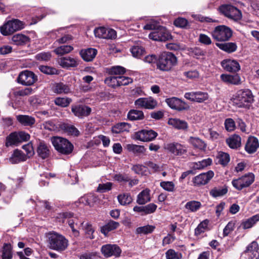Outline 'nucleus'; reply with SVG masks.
I'll return each mask as SVG.
<instances>
[{"label":"nucleus","instance_id":"nucleus-1","mask_svg":"<svg viewBox=\"0 0 259 259\" xmlns=\"http://www.w3.org/2000/svg\"><path fill=\"white\" fill-rule=\"evenodd\" d=\"M231 100L233 105L237 107L249 108L254 101V96L250 90L243 89L237 91Z\"/></svg>","mask_w":259,"mask_h":259},{"label":"nucleus","instance_id":"nucleus-2","mask_svg":"<svg viewBox=\"0 0 259 259\" xmlns=\"http://www.w3.org/2000/svg\"><path fill=\"white\" fill-rule=\"evenodd\" d=\"M48 246L53 250L58 251L65 250L68 245V240L64 236L55 232H50L47 235Z\"/></svg>","mask_w":259,"mask_h":259},{"label":"nucleus","instance_id":"nucleus-3","mask_svg":"<svg viewBox=\"0 0 259 259\" xmlns=\"http://www.w3.org/2000/svg\"><path fill=\"white\" fill-rule=\"evenodd\" d=\"M177 58L174 54L164 52L158 58L157 68L161 71H168L177 65Z\"/></svg>","mask_w":259,"mask_h":259},{"label":"nucleus","instance_id":"nucleus-4","mask_svg":"<svg viewBox=\"0 0 259 259\" xmlns=\"http://www.w3.org/2000/svg\"><path fill=\"white\" fill-rule=\"evenodd\" d=\"M51 142L55 149L60 153L63 155L71 154L74 146L67 139L60 137H53Z\"/></svg>","mask_w":259,"mask_h":259},{"label":"nucleus","instance_id":"nucleus-5","mask_svg":"<svg viewBox=\"0 0 259 259\" xmlns=\"http://www.w3.org/2000/svg\"><path fill=\"white\" fill-rule=\"evenodd\" d=\"M233 31L229 27L222 25L215 27L211 32L213 38L218 41H226L232 36Z\"/></svg>","mask_w":259,"mask_h":259},{"label":"nucleus","instance_id":"nucleus-6","mask_svg":"<svg viewBox=\"0 0 259 259\" xmlns=\"http://www.w3.org/2000/svg\"><path fill=\"white\" fill-rule=\"evenodd\" d=\"M24 28L23 23L18 20L14 19L8 21L0 27L1 33L4 35H9L14 32Z\"/></svg>","mask_w":259,"mask_h":259},{"label":"nucleus","instance_id":"nucleus-7","mask_svg":"<svg viewBox=\"0 0 259 259\" xmlns=\"http://www.w3.org/2000/svg\"><path fill=\"white\" fill-rule=\"evenodd\" d=\"M30 139V135L23 131L13 132L6 138V146L9 147L13 145H17L19 144L27 141Z\"/></svg>","mask_w":259,"mask_h":259},{"label":"nucleus","instance_id":"nucleus-8","mask_svg":"<svg viewBox=\"0 0 259 259\" xmlns=\"http://www.w3.org/2000/svg\"><path fill=\"white\" fill-rule=\"evenodd\" d=\"M104 82L109 87L115 88L121 85H127L133 82V79L124 76L110 75L105 79Z\"/></svg>","mask_w":259,"mask_h":259},{"label":"nucleus","instance_id":"nucleus-9","mask_svg":"<svg viewBox=\"0 0 259 259\" xmlns=\"http://www.w3.org/2000/svg\"><path fill=\"white\" fill-rule=\"evenodd\" d=\"M220 10L225 16L235 21L240 20L242 17L241 11L231 5L222 6Z\"/></svg>","mask_w":259,"mask_h":259},{"label":"nucleus","instance_id":"nucleus-10","mask_svg":"<svg viewBox=\"0 0 259 259\" xmlns=\"http://www.w3.org/2000/svg\"><path fill=\"white\" fill-rule=\"evenodd\" d=\"M254 181L252 173H248L232 181V185L238 190L249 187Z\"/></svg>","mask_w":259,"mask_h":259},{"label":"nucleus","instance_id":"nucleus-11","mask_svg":"<svg viewBox=\"0 0 259 259\" xmlns=\"http://www.w3.org/2000/svg\"><path fill=\"white\" fill-rule=\"evenodd\" d=\"M149 37L153 40L165 41L170 37V35L164 27L160 26L149 34Z\"/></svg>","mask_w":259,"mask_h":259},{"label":"nucleus","instance_id":"nucleus-12","mask_svg":"<svg viewBox=\"0 0 259 259\" xmlns=\"http://www.w3.org/2000/svg\"><path fill=\"white\" fill-rule=\"evenodd\" d=\"M37 80V76L33 72L28 70L21 72L17 78L19 83L27 86L32 85Z\"/></svg>","mask_w":259,"mask_h":259},{"label":"nucleus","instance_id":"nucleus-13","mask_svg":"<svg viewBox=\"0 0 259 259\" xmlns=\"http://www.w3.org/2000/svg\"><path fill=\"white\" fill-rule=\"evenodd\" d=\"M158 134L152 130H142L135 134V138L142 142H150L154 140Z\"/></svg>","mask_w":259,"mask_h":259},{"label":"nucleus","instance_id":"nucleus-14","mask_svg":"<svg viewBox=\"0 0 259 259\" xmlns=\"http://www.w3.org/2000/svg\"><path fill=\"white\" fill-rule=\"evenodd\" d=\"M101 251L102 253L106 257L111 256L118 257L120 256L121 250L116 244H107L102 246Z\"/></svg>","mask_w":259,"mask_h":259},{"label":"nucleus","instance_id":"nucleus-15","mask_svg":"<svg viewBox=\"0 0 259 259\" xmlns=\"http://www.w3.org/2000/svg\"><path fill=\"white\" fill-rule=\"evenodd\" d=\"M165 102L170 108L178 111L186 110L189 108L187 103L177 97L166 99Z\"/></svg>","mask_w":259,"mask_h":259},{"label":"nucleus","instance_id":"nucleus-16","mask_svg":"<svg viewBox=\"0 0 259 259\" xmlns=\"http://www.w3.org/2000/svg\"><path fill=\"white\" fill-rule=\"evenodd\" d=\"M94 34L96 37L103 39H113L116 36V32L113 29L100 27L94 30Z\"/></svg>","mask_w":259,"mask_h":259},{"label":"nucleus","instance_id":"nucleus-17","mask_svg":"<svg viewBox=\"0 0 259 259\" xmlns=\"http://www.w3.org/2000/svg\"><path fill=\"white\" fill-rule=\"evenodd\" d=\"M164 149L175 155H182L187 152L186 146L177 142L166 144Z\"/></svg>","mask_w":259,"mask_h":259},{"label":"nucleus","instance_id":"nucleus-18","mask_svg":"<svg viewBox=\"0 0 259 259\" xmlns=\"http://www.w3.org/2000/svg\"><path fill=\"white\" fill-rule=\"evenodd\" d=\"M157 104V101L152 97L140 98L135 101L136 106L148 109H154Z\"/></svg>","mask_w":259,"mask_h":259},{"label":"nucleus","instance_id":"nucleus-19","mask_svg":"<svg viewBox=\"0 0 259 259\" xmlns=\"http://www.w3.org/2000/svg\"><path fill=\"white\" fill-rule=\"evenodd\" d=\"M220 78L223 82L227 84L238 85L242 83L241 77L238 74H222L220 76Z\"/></svg>","mask_w":259,"mask_h":259},{"label":"nucleus","instance_id":"nucleus-20","mask_svg":"<svg viewBox=\"0 0 259 259\" xmlns=\"http://www.w3.org/2000/svg\"><path fill=\"white\" fill-rule=\"evenodd\" d=\"M71 111L76 116L82 118L83 117L88 116L90 114L91 109L87 106L82 105H72Z\"/></svg>","mask_w":259,"mask_h":259},{"label":"nucleus","instance_id":"nucleus-21","mask_svg":"<svg viewBox=\"0 0 259 259\" xmlns=\"http://www.w3.org/2000/svg\"><path fill=\"white\" fill-rule=\"evenodd\" d=\"M222 67L227 71L236 72L240 70L239 63L234 60H224L221 62Z\"/></svg>","mask_w":259,"mask_h":259},{"label":"nucleus","instance_id":"nucleus-22","mask_svg":"<svg viewBox=\"0 0 259 259\" xmlns=\"http://www.w3.org/2000/svg\"><path fill=\"white\" fill-rule=\"evenodd\" d=\"M213 172L209 170L206 173H202L193 179V183L195 185H203L207 184L213 177Z\"/></svg>","mask_w":259,"mask_h":259},{"label":"nucleus","instance_id":"nucleus-23","mask_svg":"<svg viewBox=\"0 0 259 259\" xmlns=\"http://www.w3.org/2000/svg\"><path fill=\"white\" fill-rule=\"evenodd\" d=\"M258 147L259 142L258 139L255 137H249L245 144V151L249 154H252L257 151Z\"/></svg>","mask_w":259,"mask_h":259},{"label":"nucleus","instance_id":"nucleus-24","mask_svg":"<svg viewBox=\"0 0 259 259\" xmlns=\"http://www.w3.org/2000/svg\"><path fill=\"white\" fill-rule=\"evenodd\" d=\"M79 64L77 58L71 57H63L60 59V65L63 68L75 67Z\"/></svg>","mask_w":259,"mask_h":259},{"label":"nucleus","instance_id":"nucleus-25","mask_svg":"<svg viewBox=\"0 0 259 259\" xmlns=\"http://www.w3.org/2000/svg\"><path fill=\"white\" fill-rule=\"evenodd\" d=\"M97 54V50L94 48H88L82 50L80 51L79 54L82 59L87 62L92 61Z\"/></svg>","mask_w":259,"mask_h":259},{"label":"nucleus","instance_id":"nucleus-26","mask_svg":"<svg viewBox=\"0 0 259 259\" xmlns=\"http://www.w3.org/2000/svg\"><path fill=\"white\" fill-rule=\"evenodd\" d=\"M37 155L41 158L45 159L50 154L49 146L44 142H40L36 150Z\"/></svg>","mask_w":259,"mask_h":259},{"label":"nucleus","instance_id":"nucleus-27","mask_svg":"<svg viewBox=\"0 0 259 259\" xmlns=\"http://www.w3.org/2000/svg\"><path fill=\"white\" fill-rule=\"evenodd\" d=\"M125 69L120 66H114L105 68V73L111 76H122L125 72Z\"/></svg>","mask_w":259,"mask_h":259},{"label":"nucleus","instance_id":"nucleus-28","mask_svg":"<svg viewBox=\"0 0 259 259\" xmlns=\"http://www.w3.org/2000/svg\"><path fill=\"white\" fill-rule=\"evenodd\" d=\"M17 120L24 126H32L35 122L34 117L27 115H18L16 117Z\"/></svg>","mask_w":259,"mask_h":259},{"label":"nucleus","instance_id":"nucleus-29","mask_svg":"<svg viewBox=\"0 0 259 259\" xmlns=\"http://www.w3.org/2000/svg\"><path fill=\"white\" fill-rule=\"evenodd\" d=\"M168 123L178 130H186L188 127L186 121L178 118H170L168 121Z\"/></svg>","mask_w":259,"mask_h":259},{"label":"nucleus","instance_id":"nucleus-30","mask_svg":"<svg viewBox=\"0 0 259 259\" xmlns=\"http://www.w3.org/2000/svg\"><path fill=\"white\" fill-rule=\"evenodd\" d=\"M216 46L221 50L228 53H231L236 51L237 46L235 42L216 43Z\"/></svg>","mask_w":259,"mask_h":259},{"label":"nucleus","instance_id":"nucleus-31","mask_svg":"<svg viewBox=\"0 0 259 259\" xmlns=\"http://www.w3.org/2000/svg\"><path fill=\"white\" fill-rule=\"evenodd\" d=\"M26 160V155L19 150H15L9 159L10 161L13 164L18 163Z\"/></svg>","mask_w":259,"mask_h":259},{"label":"nucleus","instance_id":"nucleus-32","mask_svg":"<svg viewBox=\"0 0 259 259\" xmlns=\"http://www.w3.org/2000/svg\"><path fill=\"white\" fill-rule=\"evenodd\" d=\"M150 201V190L146 189L137 196V202L140 205H144Z\"/></svg>","mask_w":259,"mask_h":259},{"label":"nucleus","instance_id":"nucleus-33","mask_svg":"<svg viewBox=\"0 0 259 259\" xmlns=\"http://www.w3.org/2000/svg\"><path fill=\"white\" fill-rule=\"evenodd\" d=\"M61 217L64 219H69V220L68 221V224L70 227L71 228L72 231L74 232L78 233V231L74 228V224H76V218H73V214L70 212H64L60 214Z\"/></svg>","mask_w":259,"mask_h":259},{"label":"nucleus","instance_id":"nucleus-34","mask_svg":"<svg viewBox=\"0 0 259 259\" xmlns=\"http://www.w3.org/2000/svg\"><path fill=\"white\" fill-rule=\"evenodd\" d=\"M246 252L248 255L253 258L257 259L259 257L258 244L256 242L253 241L247 247Z\"/></svg>","mask_w":259,"mask_h":259},{"label":"nucleus","instance_id":"nucleus-35","mask_svg":"<svg viewBox=\"0 0 259 259\" xmlns=\"http://www.w3.org/2000/svg\"><path fill=\"white\" fill-rule=\"evenodd\" d=\"M119 226V223L113 221H110L108 223L101 227V232L105 236H107L110 231L116 229Z\"/></svg>","mask_w":259,"mask_h":259},{"label":"nucleus","instance_id":"nucleus-36","mask_svg":"<svg viewBox=\"0 0 259 259\" xmlns=\"http://www.w3.org/2000/svg\"><path fill=\"white\" fill-rule=\"evenodd\" d=\"M228 145L232 149H237L241 145V138L236 135H234L226 140Z\"/></svg>","mask_w":259,"mask_h":259},{"label":"nucleus","instance_id":"nucleus-37","mask_svg":"<svg viewBox=\"0 0 259 259\" xmlns=\"http://www.w3.org/2000/svg\"><path fill=\"white\" fill-rule=\"evenodd\" d=\"M29 39L28 37L21 33L15 34L12 37L13 44L17 46L23 45L28 42Z\"/></svg>","mask_w":259,"mask_h":259},{"label":"nucleus","instance_id":"nucleus-38","mask_svg":"<svg viewBox=\"0 0 259 259\" xmlns=\"http://www.w3.org/2000/svg\"><path fill=\"white\" fill-rule=\"evenodd\" d=\"M258 221L259 213L242 221L241 224V226L244 229H249Z\"/></svg>","mask_w":259,"mask_h":259},{"label":"nucleus","instance_id":"nucleus-39","mask_svg":"<svg viewBox=\"0 0 259 259\" xmlns=\"http://www.w3.org/2000/svg\"><path fill=\"white\" fill-rule=\"evenodd\" d=\"M2 259H12L13 257L12 247L10 243H5L2 250Z\"/></svg>","mask_w":259,"mask_h":259},{"label":"nucleus","instance_id":"nucleus-40","mask_svg":"<svg viewBox=\"0 0 259 259\" xmlns=\"http://www.w3.org/2000/svg\"><path fill=\"white\" fill-rule=\"evenodd\" d=\"M126 148L129 152L137 155L144 153L146 150L144 146L131 144H127Z\"/></svg>","mask_w":259,"mask_h":259},{"label":"nucleus","instance_id":"nucleus-41","mask_svg":"<svg viewBox=\"0 0 259 259\" xmlns=\"http://www.w3.org/2000/svg\"><path fill=\"white\" fill-rule=\"evenodd\" d=\"M73 50V47L70 45H62L57 47L53 52L57 55L61 56L68 54Z\"/></svg>","mask_w":259,"mask_h":259},{"label":"nucleus","instance_id":"nucleus-42","mask_svg":"<svg viewBox=\"0 0 259 259\" xmlns=\"http://www.w3.org/2000/svg\"><path fill=\"white\" fill-rule=\"evenodd\" d=\"M188 142L194 147L200 150H204L206 148V144L204 142L199 138L191 137Z\"/></svg>","mask_w":259,"mask_h":259},{"label":"nucleus","instance_id":"nucleus-43","mask_svg":"<svg viewBox=\"0 0 259 259\" xmlns=\"http://www.w3.org/2000/svg\"><path fill=\"white\" fill-rule=\"evenodd\" d=\"M201 206V204L199 201L192 200L186 203L185 208L187 210L188 212H196Z\"/></svg>","mask_w":259,"mask_h":259},{"label":"nucleus","instance_id":"nucleus-44","mask_svg":"<svg viewBox=\"0 0 259 259\" xmlns=\"http://www.w3.org/2000/svg\"><path fill=\"white\" fill-rule=\"evenodd\" d=\"M117 199L121 205H126L130 204L132 201V197L130 193H123L118 195Z\"/></svg>","mask_w":259,"mask_h":259},{"label":"nucleus","instance_id":"nucleus-45","mask_svg":"<svg viewBox=\"0 0 259 259\" xmlns=\"http://www.w3.org/2000/svg\"><path fill=\"white\" fill-rule=\"evenodd\" d=\"M127 117L130 120H141L144 118L143 111L138 110H131L127 114Z\"/></svg>","mask_w":259,"mask_h":259},{"label":"nucleus","instance_id":"nucleus-46","mask_svg":"<svg viewBox=\"0 0 259 259\" xmlns=\"http://www.w3.org/2000/svg\"><path fill=\"white\" fill-rule=\"evenodd\" d=\"M131 127L130 125L126 122H120L115 124L112 127V132L113 133L118 134L128 131Z\"/></svg>","mask_w":259,"mask_h":259},{"label":"nucleus","instance_id":"nucleus-47","mask_svg":"<svg viewBox=\"0 0 259 259\" xmlns=\"http://www.w3.org/2000/svg\"><path fill=\"white\" fill-rule=\"evenodd\" d=\"M54 91L56 93L59 94H66L70 92V88L68 85L60 82L55 84Z\"/></svg>","mask_w":259,"mask_h":259},{"label":"nucleus","instance_id":"nucleus-48","mask_svg":"<svg viewBox=\"0 0 259 259\" xmlns=\"http://www.w3.org/2000/svg\"><path fill=\"white\" fill-rule=\"evenodd\" d=\"M81 225L85 231L87 237L90 239L94 238L93 235L94 229L92 225L89 222H83L81 224Z\"/></svg>","mask_w":259,"mask_h":259},{"label":"nucleus","instance_id":"nucleus-49","mask_svg":"<svg viewBox=\"0 0 259 259\" xmlns=\"http://www.w3.org/2000/svg\"><path fill=\"white\" fill-rule=\"evenodd\" d=\"M228 192L227 188H214L210 192V195L213 197L223 196Z\"/></svg>","mask_w":259,"mask_h":259},{"label":"nucleus","instance_id":"nucleus-50","mask_svg":"<svg viewBox=\"0 0 259 259\" xmlns=\"http://www.w3.org/2000/svg\"><path fill=\"white\" fill-rule=\"evenodd\" d=\"M155 227L152 225H146L142 227H140L137 228V234H147L152 233L155 229Z\"/></svg>","mask_w":259,"mask_h":259},{"label":"nucleus","instance_id":"nucleus-51","mask_svg":"<svg viewBox=\"0 0 259 259\" xmlns=\"http://www.w3.org/2000/svg\"><path fill=\"white\" fill-rule=\"evenodd\" d=\"M212 160L210 158L203 159L202 161L195 162L193 163V167L194 169H200L210 165L211 164Z\"/></svg>","mask_w":259,"mask_h":259},{"label":"nucleus","instance_id":"nucleus-52","mask_svg":"<svg viewBox=\"0 0 259 259\" xmlns=\"http://www.w3.org/2000/svg\"><path fill=\"white\" fill-rule=\"evenodd\" d=\"M72 102L71 99L69 98L58 97L55 99L54 102L56 105L62 107H67Z\"/></svg>","mask_w":259,"mask_h":259},{"label":"nucleus","instance_id":"nucleus-53","mask_svg":"<svg viewBox=\"0 0 259 259\" xmlns=\"http://www.w3.org/2000/svg\"><path fill=\"white\" fill-rule=\"evenodd\" d=\"M165 257L166 259H181L182 254L180 252H176L174 249H169L165 252Z\"/></svg>","mask_w":259,"mask_h":259},{"label":"nucleus","instance_id":"nucleus-54","mask_svg":"<svg viewBox=\"0 0 259 259\" xmlns=\"http://www.w3.org/2000/svg\"><path fill=\"white\" fill-rule=\"evenodd\" d=\"M208 98L209 96L206 92H196V97L195 99L194 100V102L202 103L208 100Z\"/></svg>","mask_w":259,"mask_h":259},{"label":"nucleus","instance_id":"nucleus-55","mask_svg":"<svg viewBox=\"0 0 259 259\" xmlns=\"http://www.w3.org/2000/svg\"><path fill=\"white\" fill-rule=\"evenodd\" d=\"M131 52L134 57L140 58L143 55L145 51L141 46H134L131 49Z\"/></svg>","mask_w":259,"mask_h":259},{"label":"nucleus","instance_id":"nucleus-56","mask_svg":"<svg viewBox=\"0 0 259 259\" xmlns=\"http://www.w3.org/2000/svg\"><path fill=\"white\" fill-rule=\"evenodd\" d=\"M208 221L204 220L200 223L197 227L195 229V235L198 236L201 233H204L208 225Z\"/></svg>","mask_w":259,"mask_h":259},{"label":"nucleus","instance_id":"nucleus-57","mask_svg":"<svg viewBox=\"0 0 259 259\" xmlns=\"http://www.w3.org/2000/svg\"><path fill=\"white\" fill-rule=\"evenodd\" d=\"M39 69L42 72L47 74H58V71L56 69L48 66L40 65L39 67Z\"/></svg>","mask_w":259,"mask_h":259},{"label":"nucleus","instance_id":"nucleus-58","mask_svg":"<svg viewBox=\"0 0 259 259\" xmlns=\"http://www.w3.org/2000/svg\"><path fill=\"white\" fill-rule=\"evenodd\" d=\"M224 124L226 130L228 132L233 131L235 129V122L232 118H228L226 119Z\"/></svg>","mask_w":259,"mask_h":259},{"label":"nucleus","instance_id":"nucleus-59","mask_svg":"<svg viewBox=\"0 0 259 259\" xmlns=\"http://www.w3.org/2000/svg\"><path fill=\"white\" fill-rule=\"evenodd\" d=\"M160 186L168 192H173L175 190V184L172 182L162 181L160 183Z\"/></svg>","mask_w":259,"mask_h":259},{"label":"nucleus","instance_id":"nucleus-60","mask_svg":"<svg viewBox=\"0 0 259 259\" xmlns=\"http://www.w3.org/2000/svg\"><path fill=\"white\" fill-rule=\"evenodd\" d=\"M72 39V36L69 34H66L61 38L57 39L53 44L54 47H57L58 44H63L69 42Z\"/></svg>","mask_w":259,"mask_h":259},{"label":"nucleus","instance_id":"nucleus-61","mask_svg":"<svg viewBox=\"0 0 259 259\" xmlns=\"http://www.w3.org/2000/svg\"><path fill=\"white\" fill-rule=\"evenodd\" d=\"M235 223L233 221L229 222L223 230V237L227 236L231 232H232L235 228Z\"/></svg>","mask_w":259,"mask_h":259},{"label":"nucleus","instance_id":"nucleus-62","mask_svg":"<svg viewBox=\"0 0 259 259\" xmlns=\"http://www.w3.org/2000/svg\"><path fill=\"white\" fill-rule=\"evenodd\" d=\"M159 26L157 21L151 20L144 26V29L145 30H153L154 31Z\"/></svg>","mask_w":259,"mask_h":259},{"label":"nucleus","instance_id":"nucleus-63","mask_svg":"<svg viewBox=\"0 0 259 259\" xmlns=\"http://www.w3.org/2000/svg\"><path fill=\"white\" fill-rule=\"evenodd\" d=\"M112 183L107 182L105 184H100L99 185L97 191L100 193H104L111 189Z\"/></svg>","mask_w":259,"mask_h":259},{"label":"nucleus","instance_id":"nucleus-64","mask_svg":"<svg viewBox=\"0 0 259 259\" xmlns=\"http://www.w3.org/2000/svg\"><path fill=\"white\" fill-rule=\"evenodd\" d=\"M157 207V205L153 203L144 206V214L146 215L154 212Z\"/></svg>","mask_w":259,"mask_h":259}]
</instances>
